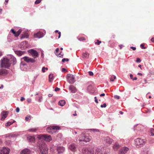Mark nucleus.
Listing matches in <instances>:
<instances>
[{
  "instance_id": "nucleus-52",
  "label": "nucleus",
  "mask_w": 154,
  "mask_h": 154,
  "mask_svg": "<svg viewBox=\"0 0 154 154\" xmlns=\"http://www.w3.org/2000/svg\"><path fill=\"white\" fill-rule=\"evenodd\" d=\"M20 109L18 107H17L16 109V111L17 112H19Z\"/></svg>"
},
{
  "instance_id": "nucleus-58",
  "label": "nucleus",
  "mask_w": 154,
  "mask_h": 154,
  "mask_svg": "<svg viewBox=\"0 0 154 154\" xmlns=\"http://www.w3.org/2000/svg\"><path fill=\"white\" fill-rule=\"evenodd\" d=\"M9 0H5V5H7L8 3Z\"/></svg>"
},
{
  "instance_id": "nucleus-14",
  "label": "nucleus",
  "mask_w": 154,
  "mask_h": 154,
  "mask_svg": "<svg viewBox=\"0 0 154 154\" xmlns=\"http://www.w3.org/2000/svg\"><path fill=\"white\" fill-rule=\"evenodd\" d=\"M8 113L7 111H4L2 112L1 113V120L2 121H3L5 118H6L8 116Z\"/></svg>"
},
{
  "instance_id": "nucleus-32",
  "label": "nucleus",
  "mask_w": 154,
  "mask_h": 154,
  "mask_svg": "<svg viewBox=\"0 0 154 154\" xmlns=\"http://www.w3.org/2000/svg\"><path fill=\"white\" fill-rule=\"evenodd\" d=\"M63 53L62 52H61L60 53L57 54V55L59 57H63Z\"/></svg>"
},
{
  "instance_id": "nucleus-18",
  "label": "nucleus",
  "mask_w": 154,
  "mask_h": 154,
  "mask_svg": "<svg viewBox=\"0 0 154 154\" xmlns=\"http://www.w3.org/2000/svg\"><path fill=\"white\" fill-rule=\"evenodd\" d=\"M43 35V33L42 32H39L35 34L34 35V37L35 38H41L42 37Z\"/></svg>"
},
{
  "instance_id": "nucleus-49",
  "label": "nucleus",
  "mask_w": 154,
  "mask_h": 154,
  "mask_svg": "<svg viewBox=\"0 0 154 154\" xmlns=\"http://www.w3.org/2000/svg\"><path fill=\"white\" fill-rule=\"evenodd\" d=\"M60 88H55V89H54V90L55 91H59V90H60Z\"/></svg>"
},
{
  "instance_id": "nucleus-6",
  "label": "nucleus",
  "mask_w": 154,
  "mask_h": 154,
  "mask_svg": "<svg viewBox=\"0 0 154 154\" xmlns=\"http://www.w3.org/2000/svg\"><path fill=\"white\" fill-rule=\"evenodd\" d=\"M38 138L40 139H43L45 140L50 142L52 140V138L50 135L48 134H41L38 136Z\"/></svg>"
},
{
  "instance_id": "nucleus-35",
  "label": "nucleus",
  "mask_w": 154,
  "mask_h": 154,
  "mask_svg": "<svg viewBox=\"0 0 154 154\" xmlns=\"http://www.w3.org/2000/svg\"><path fill=\"white\" fill-rule=\"evenodd\" d=\"M151 135L154 136V129H151L150 130Z\"/></svg>"
},
{
  "instance_id": "nucleus-41",
  "label": "nucleus",
  "mask_w": 154,
  "mask_h": 154,
  "mask_svg": "<svg viewBox=\"0 0 154 154\" xmlns=\"http://www.w3.org/2000/svg\"><path fill=\"white\" fill-rule=\"evenodd\" d=\"M106 103H104L103 105H102L100 106V107H101V108H103V107H106Z\"/></svg>"
},
{
  "instance_id": "nucleus-17",
  "label": "nucleus",
  "mask_w": 154,
  "mask_h": 154,
  "mask_svg": "<svg viewBox=\"0 0 154 154\" xmlns=\"http://www.w3.org/2000/svg\"><path fill=\"white\" fill-rule=\"evenodd\" d=\"M11 32L16 37L18 36L21 33L22 30L20 29L17 32L15 31L14 29H11Z\"/></svg>"
},
{
  "instance_id": "nucleus-40",
  "label": "nucleus",
  "mask_w": 154,
  "mask_h": 154,
  "mask_svg": "<svg viewBox=\"0 0 154 154\" xmlns=\"http://www.w3.org/2000/svg\"><path fill=\"white\" fill-rule=\"evenodd\" d=\"M69 59L68 58H63L62 60V61L63 62H65V61H68Z\"/></svg>"
},
{
  "instance_id": "nucleus-31",
  "label": "nucleus",
  "mask_w": 154,
  "mask_h": 154,
  "mask_svg": "<svg viewBox=\"0 0 154 154\" xmlns=\"http://www.w3.org/2000/svg\"><path fill=\"white\" fill-rule=\"evenodd\" d=\"M116 77L115 76L112 75L110 78V81L113 82L114 80L116 79Z\"/></svg>"
},
{
  "instance_id": "nucleus-57",
  "label": "nucleus",
  "mask_w": 154,
  "mask_h": 154,
  "mask_svg": "<svg viewBox=\"0 0 154 154\" xmlns=\"http://www.w3.org/2000/svg\"><path fill=\"white\" fill-rule=\"evenodd\" d=\"M58 34H59L58 38H59L60 37V36H61V32H58Z\"/></svg>"
},
{
  "instance_id": "nucleus-1",
  "label": "nucleus",
  "mask_w": 154,
  "mask_h": 154,
  "mask_svg": "<svg viewBox=\"0 0 154 154\" xmlns=\"http://www.w3.org/2000/svg\"><path fill=\"white\" fill-rule=\"evenodd\" d=\"M17 63V60L14 56H11L10 58L8 59L4 57L1 60V66L2 67L8 69L11 64L14 65Z\"/></svg>"
},
{
  "instance_id": "nucleus-23",
  "label": "nucleus",
  "mask_w": 154,
  "mask_h": 154,
  "mask_svg": "<svg viewBox=\"0 0 154 154\" xmlns=\"http://www.w3.org/2000/svg\"><path fill=\"white\" fill-rule=\"evenodd\" d=\"M98 150L97 149H92V151L90 154H98Z\"/></svg>"
},
{
  "instance_id": "nucleus-45",
  "label": "nucleus",
  "mask_w": 154,
  "mask_h": 154,
  "mask_svg": "<svg viewBox=\"0 0 154 154\" xmlns=\"http://www.w3.org/2000/svg\"><path fill=\"white\" fill-rule=\"evenodd\" d=\"M59 51V48H57L56 49V52H55V54L57 55V54L58 53V51Z\"/></svg>"
},
{
  "instance_id": "nucleus-16",
  "label": "nucleus",
  "mask_w": 154,
  "mask_h": 154,
  "mask_svg": "<svg viewBox=\"0 0 154 154\" xmlns=\"http://www.w3.org/2000/svg\"><path fill=\"white\" fill-rule=\"evenodd\" d=\"M31 152L28 149H25L20 152V154H31Z\"/></svg>"
},
{
  "instance_id": "nucleus-63",
  "label": "nucleus",
  "mask_w": 154,
  "mask_h": 154,
  "mask_svg": "<svg viewBox=\"0 0 154 154\" xmlns=\"http://www.w3.org/2000/svg\"><path fill=\"white\" fill-rule=\"evenodd\" d=\"M132 79L133 80H136L137 79V77H135L134 78H133V79Z\"/></svg>"
},
{
  "instance_id": "nucleus-2",
  "label": "nucleus",
  "mask_w": 154,
  "mask_h": 154,
  "mask_svg": "<svg viewBox=\"0 0 154 154\" xmlns=\"http://www.w3.org/2000/svg\"><path fill=\"white\" fill-rule=\"evenodd\" d=\"M135 144L137 147H141L146 143V140L144 139L137 138L134 140Z\"/></svg>"
},
{
  "instance_id": "nucleus-59",
  "label": "nucleus",
  "mask_w": 154,
  "mask_h": 154,
  "mask_svg": "<svg viewBox=\"0 0 154 154\" xmlns=\"http://www.w3.org/2000/svg\"><path fill=\"white\" fill-rule=\"evenodd\" d=\"M130 77L131 78V79H133V75L132 74H131L130 75Z\"/></svg>"
},
{
  "instance_id": "nucleus-60",
  "label": "nucleus",
  "mask_w": 154,
  "mask_h": 154,
  "mask_svg": "<svg viewBox=\"0 0 154 154\" xmlns=\"http://www.w3.org/2000/svg\"><path fill=\"white\" fill-rule=\"evenodd\" d=\"M105 94L103 93V94H100V97L104 96H105Z\"/></svg>"
},
{
  "instance_id": "nucleus-15",
  "label": "nucleus",
  "mask_w": 154,
  "mask_h": 154,
  "mask_svg": "<svg viewBox=\"0 0 154 154\" xmlns=\"http://www.w3.org/2000/svg\"><path fill=\"white\" fill-rule=\"evenodd\" d=\"M129 149L127 147L122 148L120 150L119 154H125L128 150Z\"/></svg>"
},
{
  "instance_id": "nucleus-33",
  "label": "nucleus",
  "mask_w": 154,
  "mask_h": 154,
  "mask_svg": "<svg viewBox=\"0 0 154 154\" xmlns=\"http://www.w3.org/2000/svg\"><path fill=\"white\" fill-rule=\"evenodd\" d=\"M78 39L80 41H84L85 40V38L84 37H79L78 38Z\"/></svg>"
},
{
  "instance_id": "nucleus-10",
  "label": "nucleus",
  "mask_w": 154,
  "mask_h": 154,
  "mask_svg": "<svg viewBox=\"0 0 154 154\" xmlns=\"http://www.w3.org/2000/svg\"><path fill=\"white\" fill-rule=\"evenodd\" d=\"M22 59L26 62L29 63H33L35 62V60L34 59L29 58L28 57H23Z\"/></svg>"
},
{
  "instance_id": "nucleus-64",
  "label": "nucleus",
  "mask_w": 154,
  "mask_h": 154,
  "mask_svg": "<svg viewBox=\"0 0 154 154\" xmlns=\"http://www.w3.org/2000/svg\"><path fill=\"white\" fill-rule=\"evenodd\" d=\"M137 75H142V74L141 73H137Z\"/></svg>"
},
{
  "instance_id": "nucleus-34",
  "label": "nucleus",
  "mask_w": 154,
  "mask_h": 154,
  "mask_svg": "<svg viewBox=\"0 0 154 154\" xmlns=\"http://www.w3.org/2000/svg\"><path fill=\"white\" fill-rule=\"evenodd\" d=\"M28 37V35H27L26 34H24L22 35V37L21 38H27Z\"/></svg>"
},
{
  "instance_id": "nucleus-22",
  "label": "nucleus",
  "mask_w": 154,
  "mask_h": 154,
  "mask_svg": "<svg viewBox=\"0 0 154 154\" xmlns=\"http://www.w3.org/2000/svg\"><path fill=\"white\" fill-rule=\"evenodd\" d=\"M15 54L19 56H21L23 54L24 52L21 51H15Z\"/></svg>"
},
{
  "instance_id": "nucleus-51",
  "label": "nucleus",
  "mask_w": 154,
  "mask_h": 154,
  "mask_svg": "<svg viewBox=\"0 0 154 154\" xmlns=\"http://www.w3.org/2000/svg\"><path fill=\"white\" fill-rule=\"evenodd\" d=\"M91 130L92 131H94V132H97V131H98V130H97L95 129H91Z\"/></svg>"
},
{
  "instance_id": "nucleus-7",
  "label": "nucleus",
  "mask_w": 154,
  "mask_h": 154,
  "mask_svg": "<svg viewBox=\"0 0 154 154\" xmlns=\"http://www.w3.org/2000/svg\"><path fill=\"white\" fill-rule=\"evenodd\" d=\"M60 129V127L58 126H52L48 127L47 128V131L49 133H53V131L54 130H56Z\"/></svg>"
},
{
  "instance_id": "nucleus-37",
  "label": "nucleus",
  "mask_w": 154,
  "mask_h": 154,
  "mask_svg": "<svg viewBox=\"0 0 154 154\" xmlns=\"http://www.w3.org/2000/svg\"><path fill=\"white\" fill-rule=\"evenodd\" d=\"M45 69L47 70H48V68H45V67H43L42 69V72H45Z\"/></svg>"
},
{
  "instance_id": "nucleus-13",
  "label": "nucleus",
  "mask_w": 154,
  "mask_h": 154,
  "mask_svg": "<svg viewBox=\"0 0 154 154\" xmlns=\"http://www.w3.org/2000/svg\"><path fill=\"white\" fill-rule=\"evenodd\" d=\"M113 140L110 139L109 137H107L104 139L103 142L104 143H107L109 144H111L113 142Z\"/></svg>"
},
{
  "instance_id": "nucleus-61",
  "label": "nucleus",
  "mask_w": 154,
  "mask_h": 154,
  "mask_svg": "<svg viewBox=\"0 0 154 154\" xmlns=\"http://www.w3.org/2000/svg\"><path fill=\"white\" fill-rule=\"evenodd\" d=\"M151 40L152 42H154V38H152L151 39Z\"/></svg>"
},
{
  "instance_id": "nucleus-54",
  "label": "nucleus",
  "mask_w": 154,
  "mask_h": 154,
  "mask_svg": "<svg viewBox=\"0 0 154 154\" xmlns=\"http://www.w3.org/2000/svg\"><path fill=\"white\" fill-rule=\"evenodd\" d=\"M25 100V98L24 97H21L20 100L21 101H23V100Z\"/></svg>"
},
{
  "instance_id": "nucleus-53",
  "label": "nucleus",
  "mask_w": 154,
  "mask_h": 154,
  "mask_svg": "<svg viewBox=\"0 0 154 154\" xmlns=\"http://www.w3.org/2000/svg\"><path fill=\"white\" fill-rule=\"evenodd\" d=\"M4 70H2L0 71V75H2L3 73V71Z\"/></svg>"
},
{
  "instance_id": "nucleus-26",
  "label": "nucleus",
  "mask_w": 154,
  "mask_h": 154,
  "mask_svg": "<svg viewBox=\"0 0 154 154\" xmlns=\"http://www.w3.org/2000/svg\"><path fill=\"white\" fill-rule=\"evenodd\" d=\"M66 103V102L64 100H60L58 103L59 105L60 106H63Z\"/></svg>"
},
{
  "instance_id": "nucleus-62",
  "label": "nucleus",
  "mask_w": 154,
  "mask_h": 154,
  "mask_svg": "<svg viewBox=\"0 0 154 154\" xmlns=\"http://www.w3.org/2000/svg\"><path fill=\"white\" fill-rule=\"evenodd\" d=\"M26 42H23L21 43V44H22L23 45H25L26 44Z\"/></svg>"
},
{
  "instance_id": "nucleus-19",
  "label": "nucleus",
  "mask_w": 154,
  "mask_h": 154,
  "mask_svg": "<svg viewBox=\"0 0 154 154\" xmlns=\"http://www.w3.org/2000/svg\"><path fill=\"white\" fill-rule=\"evenodd\" d=\"M69 149L73 151H75L76 149L74 144H71L69 146Z\"/></svg>"
},
{
  "instance_id": "nucleus-8",
  "label": "nucleus",
  "mask_w": 154,
  "mask_h": 154,
  "mask_svg": "<svg viewBox=\"0 0 154 154\" xmlns=\"http://www.w3.org/2000/svg\"><path fill=\"white\" fill-rule=\"evenodd\" d=\"M28 52L34 58L38 57V54L35 50L32 49L29 50Z\"/></svg>"
},
{
  "instance_id": "nucleus-56",
  "label": "nucleus",
  "mask_w": 154,
  "mask_h": 154,
  "mask_svg": "<svg viewBox=\"0 0 154 154\" xmlns=\"http://www.w3.org/2000/svg\"><path fill=\"white\" fill-rule=\"evenodd\" d=\"M66 70L65 68H63L62 69V71L63 72H64L66 71Z\"/></svg>"
},
{
  "instance_id": "nucleus-36",
  "label": "nucleus",
  "mask_w": 154,
  "mask_h": 154,
  "mask_svg": "<svg viewBox=\"0 0 154 154\" xmlns=\"http://www.w3.org/2000/svg\"><path fill=\"white\" fill-rule=\"evenodd\" d=\"M101 43V41H99V40H97L96 42H95V44L98 45H99Z\"/></svg>"
},
{
  "instance_id": "nucleus-9",
  "label": "nucleus",
  "mask_w": 154,
  "mask_h": 154,
  "mask_svg": "<svg viewBox=\"0 0 154 154\" xmlns=\"http://www.w3.org/2000/svg\"><path fill=\"white\" fill-rule=\"evenodd\" d=\"M10 150L9 148L4 147L0 149V154H9Z\"/></svg>"
},
{
  "instance_id": "nucleus-50",
  "label": "nucleus",
  "mask_w": 154,
  "mask_h": 154,
  "mask_svg": "<svg viewBox=\"0 0 154 154\" xmlns=\"http://www.w3.org/2000/svg\"><path fill=\"white\" fill-rule=\"evenodd\" d=\"M142 154H149L148 153V151H143Z\"/></svg>"
},
{
  "instance_id": "nucleus-29",
  "label": "nucleus",
  "mask_w": 154,
  "mask_h": 154,
  "mask_svg": "<svg viewBox=\"0 0 154 154\" xmlns=\"http://www.w3.org/2000/svg\"><path fill=\"white\" fill-rule=\"evenodd\" d=\"M15 122L14 121V122H7L5 124V125L6 126H9L12 124L14 123V122Z\"/></svg>"
},
{
  "instance_id": "nucleus-55",
  "label": "nucleus",
  "mask_w": 154,
  "mask_h": 154,
  "mask_svg": "<svg viewBox=\"0 0 154 154\" xmlns=\"http://www.w3.org/2000/svg\"><path fill=\"white\" fill-rule=\"evenodd\" d=\"M131 48L134 51L136 49V47H131Z\"/></svg>"
},
{
  "instance_id": "nucleus-5",
  "label": "nucleus",
  "mask_w": 154,
  "mask_h": 154,
  "mask_svg": "<svg viewBox=\"0 0 154 154\" xmlns=\"http://www.w3.org/2000/svg\"><path fill=\"white\" fill-rule=\"evenodd\" d=\"M66 79L69 83L73 84L75 82V78L74 76L72 74H67L66 75Z\"/></svg>"
},
{
  "instance_id": "nucleus-3",
  "label": "nucleus",
  "mask_w": 154,
  "mask_h": 154,
  "mask_svg": "<svg viewBox=\"0 0 154 154\" xmlns=\"http://www.w3.org/2000/svg\"><path fill=\"white\" fill-rule=\"evenodd\" d=\"M40 152L42 154H48V148L47 145L44 143H42L39 146Z\"/></svg>"
},
{
  "instance_id": "nucleus-43",
  "label": "nucleus",
  "mask_w": 154,
  "mask_h": 154,
  "mask_svg": "<svg viewBox=\"0 0 154 154\" xmlns=\"http://www.w3.org/2000/svg\"><path fill=\"white\" fill-rule=\"evenodd\" d=\"M27 101L28 103H30L31 102L32 99L31 98H28L27 99Z\"/></svg>"
},
{
  "instance_id": "nucleus-47",
  "label": "nucleus",
  "mask_w": 154,
  "mask_h": 154,
  "mask_svg": "<svg viewBox=\"0 0 154 154\" xmlns=\"http://www.w3.org/2000/svg\"><path fill=\"white\" fill-rule=\"evenodd\" d=\"M88 73L90 75L92 76L93 75V73L92 72L89 71Z\"/></svg>"
},
{
  "instance_id": "nucleus-39",
  "label": "nucleus",
  "mask_w": 154,
  "mask_h": 154,
  "mask_svg": "<svg viewBox=\"0 0 154 154\" xmlns=\"http://www.w3.org/2000/svg\"><path fill=\"white\" fill-rule=\"evenodd\" d=\"M42 0H36L35 2V4H38L40 3Z\"/></svg>"
},
{
  "instance_id": "nucleus-20",
  "label": "nucleus",
  "mask_w": 154,
  "mask_h": 154,
  "mask_svg": "<svg viewBox=\"0 0 154 154\" xmlns=\"http://www.w3.org/2000/svg\"><path fill=\"white\" fill-rule=\"evenodd\" d=\"M69 89L72 92L75 93L76 91L75 88L73 85H70L69 86Z\"/></svg>"
},
{
  "instance_id": "nucleus-28",
  "label": "nucleus",
  "mask_w": 154,
  "mask_h": 154,
  "mask_svg": "<svg viewBox=\"0 0 154 154\" xmlns=\"http://www.w3.org/2000/svg\"><path fill=\"white\" fill-rule=\"evenodd\" d=\"M32 116L30 115H28L26 116L25 118V120L26 121H29L31 119Z\"/></svg>"
},
{
  "instance_id": "nucleus-38",
  "label": "nucleus",
  "mask_w": 154,
  "mask_h": 154,
  "mask_svg": "<svg viewBox=\"0 0 154 154\" xmlns=\"http://www.w3.org/2000/svg\"><path fill=\"white\" fill-rule=\"evenodd\" d=\"M42 97L41 96H40L39 97V99H38V102H42Z\"/></svg>"
},
{
  "instance_id": "nucleus-25",
  "label": "nucleus",
  "mask_w": 154,
  "mask_h": 154,
  "mask_svg": "<svg viewBox=\"0 0 154 154\" xmlns=\"http://www.w3.org/2000/svg\"><path fill=\"white\" fill-rule=\"evenodd\" d=\"M28 140L30 142H34L35 141V138L34 137L32 136H29L27 137Z\"/></svg>"
},
{
  "instance_id": "nucleus-24",
  "label": "nucleus",
  "mask_w": 154,
  "mask_h": 154,
  "mask_svg": "<svg viewBox=\"0 0 154 154\" xmlns=\"http://www.w3.org/2000/svg\"><path fill=\"white\" fill-rule=\"evenodd\" d=\"M120 147V146L117 143H116L113 146V148L115 151L117 150Z\"/></svg>"
},
{
  "instance_id": "nucleus-27",
  "label": "nucleus",
  "mask_w": 154,
  "mask_h": 154,
  "mask_svg": "<svg viewBox=\"0 0 154 154\" xmlns=\"http://www.w3.org/2000/svg\"><path fill=\"white\" fill-rule=\"evenodd\" d=\"M53 79V74H50L49 75V80L50 82H52Z\"/></svg>"
},
{
  "instance_id": "nucleus-48",
  "label": "nucleus",
  "mask_w": 154,
  "mask_h": 154,
  "mask_svg": "<svg viewBox=\"0 0 154 154\" xmlns=\"http://www.w3.org/2000/svg\"><path fill=\"white\" fill-rule=\"evenodd\" d=\"M94 99H95V102L97 103H98V100H97V97H94Z\"/></svg>"
},
{
  "instance_id": "nucleus-4",
  "label": "nucleus",
  "mask_w": 154,
  "mask_h": 154,
  "mask_svg": "<svg viewBox=\"0 0 154 154\" xmlns=\"http://www.w3.org/2000/svg\"><path fill=\"white\" fill-rule=\"evenodd\" d=\"M91 139V137L89 135L86 134L85 135H82L79 137V141H83L85 142H89Z\"/></svg>"
},
{
  "instance_id": "nucleus-21",
  "label": "nucleus",
  "mask_w": 154,
  "mask_h": 154,
  "mask_svg": "<svg viewBox=\"0 0 154 154\" xmlns=\"http://www.w3.org/2000/svg\"><path fill=\"white\" fill-rule=\"evenodd\" d=\"M82 56L84 59H88L89 57V54L87 52H85L82 54Z\"/></svg>"
},
{
  "instance_id": "nucleus-42",
  "label": "nucleus",
  "mask_w": 154,
  "mask_h": 154,
  "mask_svg": "<svg viewBox=\"0 0 154 154\" xmlns=\"http://www.w3.org/2000/svg\"><path fill=\"white\" fill-rule=\"evenodd\" d=\"M140 47L142 49H145L146 48V47H144V44H141Z\"/></svg>"
},
{
  "instance_id": "nucleus-46",
  "label": "nucleus",
  "mask_w": 154,
  "mask_h": 154,
  "mask_svg": "<svg viewBox=\"0 0 154 154\" xmlns=\"http://www.w3.org/2000/svg\"><path fill=\"white\" fill-rule=\"evenodd\" d=\"M141 60L139 58H137V59L136 62H141Z\"/></svg>"
},
{
  "instance_id": "nucleus-11",
  "label": "nucleus",
  "mask_w": 154,
  "mask_h": 154,
  "mask_svg": "<svg viewBox=\"0 0 154 154\" xmlns=\"http://www.w3.org/2000/svg\"><path fill=\"white\" fill-rule=\"evenodd\" d=\"M92 149L91 148H85L82 149V152L84 154H90Z\"/></svg>"
},
{
  "instance_id": "nucleus-12",
  "label": "nucleus",
  "mask_w": 154,
  "mask_h": 154,
  "mask_svg": "<svg viewBox=\"0 0 154 154\" xmlns=\"http://www.w3.org/2000/svg\"><path fill=\"white\" fill-rule=\"evenodd\" d=\"M57 151L59 154L63 153L65 151V148L62 146H57Z\"/></svg>"
},
{
  "instance_id": "nucleus-30",
  "label": "nucleus",
  "mask_w": 154,
  "mask_h": 154,
  "mask_svg": "<svg viewBox=\"0 0 154 154\" xmlns=\"http://www.w3.org/2000/svg\"><path fill=\"white\" fill-rule=\"evenodd\" d=\"M37 129L36 128H31L29 129L28 131L29 132H35L36 131Z\"/></svg>"
},
{
  "instance_id": "nucleus-44",
  "label": "nucleus",
  "mask_w": 154,
  "mask_h": 154,
  "mask_svg": "<svg viewBox=\"0 0 154 154\" xmlns=\"http://www.w3.org/2000/svg\"><path fill=\"white\" fill-rule=\"evenodd\" d=\"M114 97L115 99H119L120 98L119 96L118 95L114 96Z\"/></svg>"
}]
</instances>
